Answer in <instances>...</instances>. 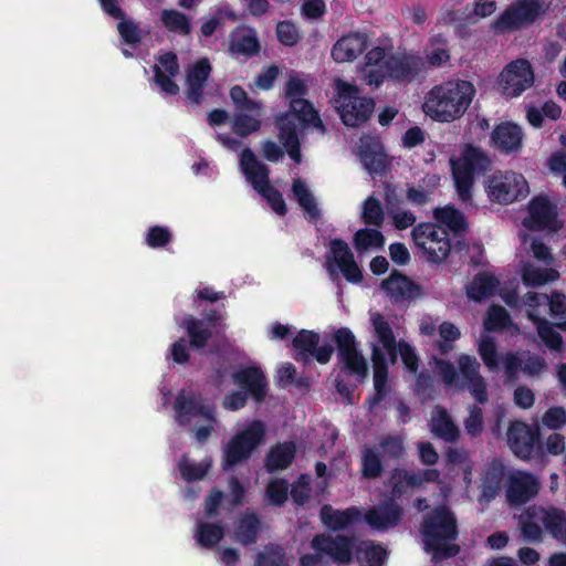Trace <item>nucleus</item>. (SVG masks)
<instances>
[{"label": "nucleus", "instance_id": "nucleus-29", "mask_svg": "<svg viewBox=\"0 0 566 566\" xmlns=\"http://www.w3.org/2000/svg\"><path fill=\"white\" fill-rule=\"evenodd\" d=\"M536 441L532 428L522 421L513 422L507 430V442L512 451L522 459H527Z\"/></svg>", "mask_w": 566, "mask_h": 566}, {"label": "nucleus", "instance_id": "nucleus-15", "mask_svg": "<svg viewBox=\"0 0 566 566\" xmlns=\"http://www.w3.org/2000/svg\"><path fill=\"white\" fill-rule=\"evenodd\" d=\"M416 245L431 262H441L449 255L451 245L444 228L434 223H420L413 231Z\"/></svg>", "mask_w": 566, "mask_h": 566}, {"label": "nucleus", "instance_id": "nucleus-34", "mask_svg": "<svg viewBox=\"0 0 566 566\" xmlns=\"http://www.w3.org/2000/svg\"><path fill=\"white\" fill-rule=\"evenodd\" d=\"M234 384L245 389L256 400L261 401L266 392L264 375L256 367L244 368L233 375Z\"/></svg>", "mask_w": 566, "mask_h": 566}, {"label": "nucleus", "instance_id": "nucleus-62", "mask_svg": "<svg viewBox=\"0 0 566 566\" xmlns=\"http://www.w3.org/2000/svg\"><path fill=\"white\" fill-rule=\"evenodd\" d=\"M363 219L367 224H381L384 220V213L378 200L373 197L366 199L363 206Z\"/></svg>", "mask_w": 566, "mask_h": 566}, {"label": "nucleus", "instance_id": "nucleus-4", "mask_svg": "<svg viewBox=\"0 0 566 566\" xmlns=\"http://www.w3.org/2000/svg\"><path fill=\"white\" fill-rule=\"evenodd\" d=\"M476 94L474 84L452 78L433 86L424 96L422 111L439 123H452L469 109Z\"/></svg>", "mask_w": 566, "mask_h": 566}, {"label": "nucleus", "instance_id": "nucleus-32", "mask_svg": "<svg viewBox=\"0 0 566 566\" xmlns=\"http://www.w3.org/2000/svg\"><path fill=\"white\" fill-rule=\"evenodd\" d=\"M402 516V510L394 503H386L369 510L365 520L367 524L378 531H385L396 526Z\"/></svg>", "mask_w": 566, "mask_h": 566}, {"label": "nucleus", "instance_id": "nucleus-14", "mask_svg": "<svg viewBox=\"0 0 566 566\" xmlns=\"http://www.w3.org/2000/svg\"><path fill=\"white\" fill-rule=\"evenodd\" d=\"M548 9L543 0H517L510 6L493 23L497 32L517 29L534 22Z\"/></svg>", "mask_w": 566, "mask_h": 566}, {"label": "nucleus", "instance_id": "nucleus-61", "mask_svg": "<svg viewBox=\"0 0 566 566\" xmlns=\"http://www.w3.org/2000/svg\"><path fill=\"white\" fill-rule=\"evenodd\" d=\"M203 322L196 321L192 318L186 322L185 327L187 329V333L191 340V345L193 347H203L206 345L208 337L210 336L209 332L207 331V328L203 327Z\"/></svg>", "mask_w": 566, "mask_h": 566}, {"label": "nucleus", "instance_id": "nucleus-9", "mask_svg": "<svg viewBox=\"0 0 566 566\" xmlns=\"http://www.w3.org/2000/svg\"><path fill=\"white\" fill-rule=\"evenodd\" d=\"M489 166L488 156L472 146H465L459 156L451 158L453 179L462 201L471 199L474 176L484 172Z\"/></svg>", "mask_w": 566, "mask_h": 566}, {"label": "nucleus", "instance_id": "nucleus-7", "mask_svg": "<svg viewBox=\"0 0 566 566\" xmlns=\"http://www.w3.org/2000/svg\"><path fill=\"white\" fill-rule=\"evenodd\" d=\"M518 525L525 539L539 542L545 528L554 538L566 544V514L556 507L531 506L520 516Z\"/></svg>", "mask_w": 566, "mask_h": 566}, {"label": "nucleus", "instance_id": "nucleus-16", "mask_svg": "<svg viewBox=\"0 0 566 566\" xmlns=\"http://www.w3.org/2000/svg\"><path fill=\"white\" fill-rule=\"evenodd\" d=\"M535 74L531 63L525 59H517L509 63L497 77V85L506 97H517L532 87Z\"/></svg>", "mask_w": 566, "mask_h": 566}, {"label": "nucleus", "instance_id": "nucleus-1", "mask_svg": "<svg viewBox=\"0 0 566 566\" xmlns=\"http://www.w3.org/2000/svg\"><path fill=\"white\" fill-rule=\"evenodd\" d=\"M390 45L377 44L367 51L359 67L360 78L366 85L378 88L387 80L408 84L426 71V62L418 52H390Z\"/></svg>", "mask_w": 566, "mask_h": 566}, {"label": "nucleus", "instance_id": "nucleus-11", "mask_svg": "<svg viewBox=\"0 0 566 566\" xmlns=\"http://www.w3.org/2000/svg\"><path fill=\"white\" fill-rule=\"evenodd\" d=\"M265 426L252 420L240 429L223 448V469H229L250 458L252 452L264 443Z\"/></svg>", "mask_w": 566, "mask_h": 566}, {"label": "nucleus", "instance_id": "nucleus-36", "mask_svg": "<svg viewBox=\"0 0 566 566\" xmlns=\"http://www.w3.org/2000/svg\"><path fill=\"white\" fill-rule=\"evenodd\" d=\"M211 72V64L208 59H200L187 70V94L193 103H199L202 87Z\"/></svg>", "mask_w": 566, "mask_h": 566}, {"label": "nucleus", "instance_id": "nucleus-53", "mask_svg": "<svg viewBox=\"0 0 566 566\" xmlns=\"http://www.w3.org/2000/svg\"><path fill=\"white\" fill-rule=\"evenodd\" d=\"M259 531V521L253 514H248L241 518L235 530V538L241 544H250L255 541Z\"/></svg>", "mask_w": 566, "mask_h": 566}, {"label": "nucleus", "instance_id": "nucleus-27", "mask_svg": "<svg viewBox=\"0 0 566 566\" xmlns=\"http://www.w3.org/2000/svg\"><path fill=\"white\" fill-rule=\"evenodd\" d=\"M357 154L364 167L371 174L381 172L387 166V156L377 136L360 139Z\"/></svg>", "mask_w": 566, "mask_h": 566}, {"label": "nucleus", "instance_id": "nucleus-56", "mask_svg": "<svg viewBox=\"0 0 566 566\" xmlns=\"http://www.w3.org/2000/svg\"><path fill=\"white\" fill-rule=\"evenodd\" d=\"M227 18L235 19L234 14L228 9H217L213 14L203 19L200 28L201 35L206 38L211 36L223 24Z\"/></svg>", "mask_w": 566, "mask_h": 566}, {"label": "nucleus", "instance_id": "nucleus-57", "mask_svg": "<svg viewBox=\"0 0 566 566\" xmlns=\"http://www.w3.org/2000/svg\"><path fill=\"white\" fill-rule=\"evenodd\" d=\"M361 464L363 474L365 478H377L382 470L380 462V453L373 448H366L363 452Z\"/></svg>", "mask_w": 566, "mask_h": 566}, {"label": "nucleus", "instance_id": "nucleus-22", "mask_svg": "<svg viewBox=\"0 0 566 566\" xmlns=\"http://www.w3.org/2000/svg\"><path fill=\"white\" fill-rule=\"evenodd\" d=\"M539 490V482L534 475L523 472H511L506 483V499L512 505L526 503L534 497Z\"/></svg>", "mask_w": 566, "mask_h": 566}, {"label": "nucleus", "instance_id": "nucleus-24", "mask_svg": "<svg viewBox=\"0 0 566 566\" xmlns=\"http://www.w3.org/2000/svg\"><path fill=\"white\" fill-rule=\"evenodd\" d=\"M318 340V335L313 332H300L293 339V347L296 352L295 359L306 361L310 356H313L321 364L327 363L331 359L334 349L331 345L316 347Z\"/></svg>", "mask_w": 566, "mask_h": 566}, {"label": "nucleus", "instance_id": "nucleus-59", "mask_svg": "<svg viewBox=\"0 0 566 566\" xmlns=\"http://www.w3.org/2000/svg\"><path fill=\"white\" fill-rule=\"evenodd\" d=\"M439 334L441 340L439 342V348L442 354H447L453 348L452 343L458 340L461 336L460 329L452 323L443 322L439 326Z\"/></svg>", "mask_w": 566, "mask_h": 566}, {"label": "nucleus", "instance_id": "nucleus-40", "mask_svg": "<svg viewBox=\"0 0 566 566\" xmlns=\"http://www.w3.org/2000/svg\"><path fill=\"white\" fill-rule=\"evenodd\" d=\"M499 287V280L489 271L479 273L467 286L468 297L474 301L492 296Z\"/></svg>", "mask_w": 566, "mask_h": 566}, {"label": "nucleus", "instance_id": "nucleus-21", "mask_svg": "<svg viewBox=\"0 0 566 566\" xmlns=\"http://www.w3.org/2000/svg\"><path fill=\"white\" fill-rule=\"evenodd\" d=\"M524 226L534 230L557 231L560 223L557 220L556 208L544 196L535 197L528 206V214Z\"/></svg>", "mask_w": 566, "mask_h": 566}, {"label": "nucleus", "instance_id": "nucleus-48", "mask_svg": "<svg viewBox=\"0 0 566 566\" xmlns=\"http://www.w3.org/2000/svg\"><path fill=\"white\" fill-rule=\"evenodd\" d=\"M434 218L439 223L438 226L441 228L446 227L453 232H460L465 228L463 214L450 206L436 209Z\"/></svg>", "mask_w": 566, "mask_h": 566}, {"label": "nucleus", "instance_id": "nucleus-26", "mask_svg": "<svg viewBox=\"0 0 566 566\" xmlns=\"http://www.w3.org/2000/svg\"><path fill=\"white\" fill-rule=\"evenodd\" d=\"M312 547L329 556L334 562L346 564L352 560L354 543L346 537L318 535L312 542Z\"/></svg>", "mask_w": 566, "mask_h": 566}, {"label": "nucleus", "instance_id": "nucleus-13", "mask_svg": "<svg viewBox=\"0 0 566 566\" xmlns=\"http://www.w3.org/2000/svg\"><path fill=\"white\" fill-rule=\"evenodd\" d=\"M489 199L501 205H509L524 199L528 192V184L522 174L515 171H496L485 181Z\"/></svg>", "mask_w": 566, "mask_h": 566}, {"label": "nucleus", "instance_id": "nucleus-46", "mask_svg": "<svg viewBox=\"0 0 566 566\" xmlns=\"http://www.w3.org/2000/svg\"><path fill=\"white\" fill-rule=\"evenodd\" d=\"M558 279V271L552 268L539 269L532 264H525L522 269V280L527 286H542Z\"/></svg>", "mask_w": 566, "mask_h": 566}, {"label": "nucleus", "instance_id": "nucleus-63", "mask_svg": "<svg viewBox=\"0 0 566 566\" xmlns=\"http://www.w3.org/2000/svg\"><path fill=\"white\" fill-rule=\"evenodd\" d=\"M542 423L549 430L560 429L566 424V411L562 407L549 408L542 417Z\"/></svg>", "mask_w": 566, "mask_h": 566}, {"label": "nucleus", "instance_id": "nucleus-35", "mask_svg": "<svg viewBox=\"0 0 566 566\" xmlns=\"http://www.w3.org/2000/svg\"><path fill=\"white\" fill-rule=\"evenodd\" d=\"M422 57L426 62V67H441L446 65L451 59L448 36L443 33L430 35L424 56Z\"/></svg>", "mask_w": 566, "mask_h": 566}, {"label": "nucleus", "instance_id": "nucleus-23", "mask_svg": "<svg viewBox=\"0 0 566 566\" xmlns=\"http://www.w3.org/2000/svg\"><path fill=\"white\" fill-rule=\"evenodd\" d=\"M369 45V38L363 32H349L339 38L331 55L336 63L354 62Z\"/></svg>", "mask_w": 566, "mask_h": 566}, {"label": "nucleus", "instance_id": "nucleus-41", "mask_svg": "<svg viewBox=\"0 0 566 566\" xmlns=\"http://www.w3.org/2000/svg\"><path fill=\"white\" fill-rule=\"evenodd\" d=\"M448 461V475H457L462 473L463 481L467 486L470 485L472 481V461L469 458V454L464 450L460 449H449L447 453Z\"/></svg>", "mask_w": 566, "mask_h": 566}, {"label": "nucleus", "instance_id": "nucleus-50", "mask_svg": "<svg viewBox=\"0 0 566 566\" xmlns=\"http://www.w3.org/2000/svg\"><path fill=\"white\" fill-rule=\"evenodd\" d=\"M292 190L294 197L303 208L306 217L310 219H316L319 214V211L307 186L301 179H295L293 181Z\"/></svg>", "mask_w": 566, "mask_h": 566}, {"label": "nucleus", "instance_id": "nucleus-52", "mask_svg": "<svg viewBox=\"0 0 566 566\" xmlns=\"http://www.w3.org/2000/svg\"><path fill=\"white\" fill-rule=\"evenodd\" d=\"M385 239L380 231L361 229L355 233L354 245L358 252L379 249L384 245Z\"/></svg>", "mask_w": 566, "mask_h": 566}, {"label": "nucleus", "instance_id": "nucleus-43", "mask_svg": "<svg viewBox=\"0 0 566 566\" xmlns=\"http://www.w3.org/2000/svg\"><path fill=\"white\" fill-rule=\"evenodd\" d=\"M295 450L293 442H283L272 447L266 457V469L269 471L285 469L292 462Z\"/></svg>", "mask_w": 566, "mask_h": 566}, {"label": "nucleus", "instance_id": "nucleus-30", "mask_svg": "<svg viewBox=\"0 0 566 566\" xmlns=\"http://www.w3.org/2000/svg\"><path fill=\"white\" fill-rule=\"evenodd\" d=\"M491 140L503 153H516L522 148L523 133L516 124L505 122L495 127Z\"/></svg>", "mask_w": 566, "mask_h": 566}, {"label": "nucleus", "instance_id": "nucleus-39", "mask_svg": "<svg viewBox=\"0 0 566 566\" xmlns=\"http://www.w3.org/2000/svg\"><path fill=\"white\" fill-rule=\"evenodd\" d=\"M485 332H509L511 335H517L520 333V328L516 324H514L506 310L493 305L488 310L484 322Z\"/></svg>", "mask_w": 566, "mask_h": 566}, {"label": "nucleus", "instance_id": "nucleus-33", "mask_svg": "<svg viewBox=\"0 0 566 566\" xmlns=\"http://www.w3.org/2000/svg\"><path fill=\"white\" fill-rule=\"evenodd\" d=\"M229 50L233 56H252L258 54L260 43L255 30L248 27L237 28L231 33Z\"/></svg>", "mask_w": 566, "mask_h": 566}, {"label": "nucleus", "instance_id": "nucleus-2", "mask_svg": "<svg viewBox=\"0 0 566 566\" xmlns=\"http://www.w3.org/2000/svg\"><path fill=\"white\" fill-rule=\"evenodd\" d=\"M308 88V80L300 74H292L286 83L285 95L290 98V112L277 119L279 137L289 156L295 163H301L298 149V127L313 126L324 132V125L314 109L303 96Z\"/></svg>", "mask_w": 566, "mask_h": 566}, {"label": "nucleus", "instance_id": "nucleus-31", "mask_svg": "<svg viewBox=\"0 0 566 566\" xmlns=\"http://www.w3.org/2000/svg\"><path fill=\"white\" fill-rule=\"evenodd\" d=\"M505 373L509 377H515L520 371L527 375H538L545 369V361L538 356L530 354L509 353L502 358Z\"/></svg>", "mask_w": 566, "mask_h": 566}, {"label": "nucleus", "instance_id": "nucleus-28", "mask_svg": "<svg viewBox=\"0 0 566 566\" xmlns=\"http://www.w3.org/2000/svg\"><path fill=\"white\" fill-rule=\"evenodd\" d=\"M155 84L161 92L176 95L179 92L178 85L172 81L179 73L177 56L172 53H164L158 57V63L154 67Z\"/></svg>", "mask_w": 566, "mask_h": 566}, {"label": "nucleus", "instance_id": "nucleus-10", "mask_svg": "<svg viewBox=\"0 0 566 566\" xmlns=\"http://www.w3.org/2000/svg\"><path fill=\"white\" fill-rule=\"evenodd\" d=\"M176 419L180 424L193 423L196 439L203 442L217 424L214 409L201 405L197 397L182 391L175 403Z\"/></svg>", "mask_w": 566, "mask_h": 566}, {"label": "nucleus", "instance_id": "nucleus-3", "mask_svg": "<svg viewBox=\"0 0 566 566\" xmlns=\"http://www.w3.org/2000/svg\"><path fill=\"white\" fill-rule=\"evenodd\" d=\"M370 322L373 325L370 346L374 386L377 395L381 397L387 391L388 366L396 361L397 353L406 368L413 373L418 367V357L409 344L400 342L396 345L390 325L379 313H370Z\"/></svg>", "mask_w": 566, "mask_h": 566}, {"label": "nucleus", "instance_id": "nucleus-54", "mask_svg": "<svg viewBox=\"0 0 566 566\" xmlns=\"http://www.w3.org/2000/svg\"><path fill=\"white\" fill-rule=\"evenodd\" d=\"M253 112H255L254 116L240 114L234 118L232 124L234 133L244 137L260 128L261 122L259 117L261 116V109H254Z\"/></svg>", "mask_w": 566, "mask_h": 566}, {"label": "nucleus", "instance_id": "nucleus-47", "mask_svg": "<svg viewBox=\"0 0 566 566\" xmlns=\"http://www.w3.org/2000/svg\"><path fill=\"white\" fill-rule=\"evenodd\" d=\"M356 558L361 566H379L386 558V549L373 542H361L356 547Z\"/></svg>", "mask_w": 566, "mask_h": 566}, {"label": "nucleus", "instance_id": "nucleus-19", "mask_svg": "<svg viewBox=\"0 0 566 566\" xmlns=\"http://www.w3.org/2000/svg\"><path fill=\"white\" fill-rule=\"evenodd\" d=\"M427 483H440L437 469L409 471L397 469L392 472L389 484L394 496H401L413 490H421Z\"/></svg>", "mask_w": 566, "mask_h": 566}, {"label": "nucleus", "instance_id": "nucleus-49", "mask_svg": "<svg viewBox=\"0 0 566 566\" xmlns=\"http://www.w3.org/2000/svg\"><path fill=\"white\" fill-rule=\"evenodd\" d=\"M161 22L166 29L180 35H187L191 31V20L189 17L177 10H164L161 12Z\"/></svg>", "mask_w": 566, "mask_h": 566}, {"label": "nucleus", "instance_id": "nucleus-55", "mask_svg": "<svg viewBox=\"0 0 566 566\" xmlns=\"http://www.w3.org/2000/svg\"><path fill=\"white\" fill-rule=\"evenodd\" d=\"M210 467V460H205L200 463H193L187 459H182L178 464L181 476L187 481L200 480L206 475Z\"/></svg>", "mask_w": 566, "mask_h": 566}, {"label": "nucleus", "instance_id": "nucleus-44", "mask_svg": "<svg viewBox=\"0 0 566 566\" xmlns=\"http://www.w3.org/2000/svg\"><path fill=\"white\" fill-rule=\"evenodd\" d=\"M224 535V528L212 522L200 518L195 531L197 543L206 548L214 546Z\"/></svg>", "mask_w": 566, "mask_h": 566}, {"label": "nucleus", "instance_id": "nucleus-58", "mask_svg": "<svg viewBox=\"0 0 566 566\" xmlns=\"http://www.w3.org/2000/svg\"><path fill=\"white\" fill-rule=\"evenodd\" d=\"M255 566H287V562L282 548L271 545L259 554Z\"/></svg>", "mask_w": 566, "mask_h": 566}, {"label": "nucleus", "instance_id": "nucleus-20", "mask_svg": "<svg viewBox=\"0 0 566 566\" xmlns=\"http://www.w3.org/2000/svg\"><path fill=\"white\" fill-rule=\"evenodd\" d=\"M335 342L338 347V355L345 366L358 377H366L368 374L367 361L357 350L355 336L347 328H340L335 333Z\"/></svg>", "mask_w": 566, "mask_h": 566}, {"label": "nucleus", "instance_id": "nucleus-64", "mask_svg": "<svg viewBox=\"0 0 566 566\" xmlns=\"http://www.w3.org/2000/svg\"><path fill=\"white\" fill-rule=\"evenodd\" d=\"M117 28L125 43L134 45L142 40L143 31L132 20L120 21Z\"/></svg>", "mask_w": 566, "mask_h": 566}, {"label": "nucleus", "instance_id": "nucleus-51", "mask_svg": "<svg viewBox=\"0 0 566 566\" xmlns=\"http://www.w3.org/2000/svg\"><path fill=\"white\" fill-rule=\"evenodd\" d=\"M478 353L490 371L497 370L499 355L495 340L488 333H484L480 336L478 342Z\"/></svg>", "mask_w": 566, "mask_h": 566}, {"label": "nucleus", "instance_id": "nucleus-17", "mask_svg": "<svg viewBox=\"0 0 566 566\" xmlns=\"http://www.w3.org/2000/svg\"><path fill=\"white\" fill-rule=\"evenodd\" d=\"M524 305L527 307V317L536 325L538 336L545 345L555 352L563 349L562 336L553 328V326L541 317L543 311L547 306V295L535 292H528L523 298Z\"/></svg>", "mask_w": 566, "mask_h": 566}, {"label": "nucleus", "instance_id": "nucleus-12", "mask_svg": "<svg viewBox=\"0 0 566 566\" xmlns=\"http://www.w3.org/2000/svg\"><path fill=\"white\" fill-rule=\"evenodd\" d=\"M240 166L254 190L266 199L273 211L283 216L286 212V206L282 195L270 185L266 166L258 160L250 149H244L241 153Z\"/></svg>", "mask_w": 566, "mask_h": 566}, {"label": "nucleus", "instance_id": "nucleus-8", "mask_svg": "<svg viewBox=\"0 0 566 566\" xmlns=\"http://www.w3.org/2000/svg\"><path fill=\"white\" fill-rule=\"evenodd\" d=\"M334 90V106L346 126L357 127L369 119L374 99L363 95L357 85L336 78Z\"/></svg>", "mask_w": 566, "mask_h": 566}, {"label": "nucleus", "instance_id": "nucleus-6", "mask_svg": "<svg viewBox=\"0 0 566 566\" xmlns=\"http://www.w3.org/2000/svg\"><path fill=\"white\" fill-rule=\"evenodd\" d=\"M460 375L450 361L434 358V373L446 386L460 388L468 387L475 400L483 403L488 400L486 385L480 375V364L474 356L462 354L457 359Z\"/></svg>", "mask_w": 566, "mask_h": 566}, {"label": "nucleus", "instance_id": "nucleus-38", "mask_svg": "<svg viewBox=\"0 0 566 566\" xmlns=\"http://www.w3.org/2000/svg\"><path fill=\"white\" fill-rule=\"evenodd\" d=\"M361 512L357 507L346 510H335L331 505H324L321 510V520L323 524L334 531L344 530L353 523L359 521Z\"/></svg>", "mask_w": 566, "mask_h": 566}, {"label": "nucleus", "instance_id": "nucleus-37", "mask_svg": "<svg viewBox=\"0 0 566 566\" xmlns=\"http://www.w3.org/2000/svg\"><path fill=\"white\" fill-rule=\"evenodd\" d=\"M382 291L392 300H407L420 294L419 287L405 275L394 272L381 284Z\"/></svg>", "mask_w": 566, "mask_h": 566}, {"label": "nucleus", "instance_id": "nucleus-18", "mask_svg": "<svg viewBox=\"0 0 566 566\" xmlns=\"http://www.w3.org/2000/svg\"><path fill=\"white\" fill-rule=\"evenodd\" d=\"M326 268L333 279H336L338 273H342L350 283H359L363 279V273L355 262L348 244L339 239L331 241Z\"/></svg>", "mask_w": 566, "mask_h": 566}, {"label": "nucleus", "instance_id": "nucleus-25", "mask_svg": "<svg viewBox=\"0 0 566 566\" xmlns=\"http://www.w3.org/2000/svg\"><path fill=\"white\" fill-rule=\"evenodd\" d=\"M229 494L213 490L206 500L205 518H212L220 515L222 509H233L243 503L244 489L238 480L232 479L229 483Z\"/></svg>", "mask_w": 566, "mask_h": 566}, {"label": "nucleus", "instance_id": "nucleus-5", "mask_svg": "<svg viewBox=\"0 0 566 566\" xmlns=\"http://www.w3.org/2000/svg\"><path fill=\"white\" fill-rule=\"evenodd\" d=\"M421 534L424 549L432 554V560L452 557L459 551L454 543L458 534L457 522L447 507L434 510L424 520Z\"/></svg>", "mask_w": 566, "mask_h": 566}, {"label": "nucleus", "instance_id": "nucleus-45", "mask_svg": "<svg viewBox=\"0 0 566 566\" xmlns=\"http://www.w3.org/2000/svg\"><path fill=\"white\" fill-rule=\"evenodd\" d=\"M504 474V468L499 462H493L486 470L480 502H490L499 492Z\"/></svg>", "mask_w": 566, "mask_h": 566}, {"label": "nucleus", "instance_id": "nucleus-42", "mask_svg": "<svg viewBox=\"0 0 566 566\" xmlns=\"http://www.w3.org/2000/svg\"><path fill=\"white\" fill-rule=\"evenodd\" d=\"M430 427L433 434L447 441H454L459 436L457 426L452 422L444 409L436 408L432 411Z\"/></svg>", "mask_w": 566, "mask_h": 566}, {"label": "nucleus", "instance_id": "nucleus-60", "mask_svg": "<svg viewBox=\"0 0 566 566\" xmlns=\"http://www.w3.org/2000/svg\"><path fill=\"white\" fill-rule=\"evenodd\" d=\"M387 210L397 229H407L416 222V217L410 211L395 207L389 196L387 198Z\"/></svg>", "mask_w": 566, "mask_h": 566}]
</instances>
